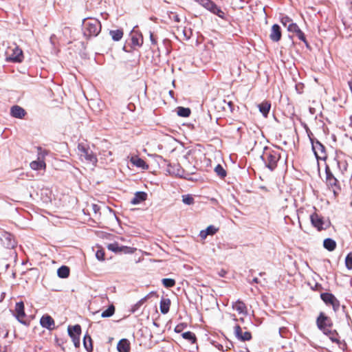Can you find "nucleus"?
Listing matches in <instances>:
<instances>
[{
	"label": "nucleus",
	"instance_id": "obj_1",
	"mask_svg": "<svg viewBox=\"0 0 352 352\" xmlns=\"http://www.w3.org/2000/svg\"><path fill=\"white\" fill-rule=\"evenodd\" d=\"M261 158L265 163V166L273 171L277 167V163L280 158V153L278 151L265 147Z\"/></svg>",
	"mask_w": 352,
	"mask_h": 352
},
{
	"label": "nucleus",
	"instance_id": "obj_2",
	"mask_svg": "<svg viewBox=\"0 0 352 352\" xmlns=\"http://www.w3.org/2000/svg\"><path fill=\"white\" fill-rule=\"evenodd\" d=\"M101 28L100 21L96 19H85L82 23L83 34L87 38L98 36Z\"/></svg>",
	"mask_w": 352,
	"mask_h": 352
},
{
	"label": "nucleus",
	"instance_id": "obj_3",
	"mask_svg": "<svg viewBox=\"0 0 352 352\" xmlns=\"http://www.w3.org/2000/svg\"><path fill=\"white\" fill-rule=\"evenodd\" d=\"M77 148L78 155L82 162H85L94 166L96 165L98 162L97 156L87 144L79 143Z\"/></svg>",
	"mask_w": 352,
	"mask_h": 352
},
{
	"label": "nucleus",
	"instance_id": "obj_4",
	"mask_svg": "<svg viewBox=\"0 0 352 352\" xmlns=\"http://www.w3.org/2000/svg\"><path fill=\"white\" fill-rule=\"evenodd\" d=\"M338 168L340 174L344 177H352V159L341 158L337 156L335 158Z\"/></svg>",
	"mask_w": 352,
	"mask_h": 352
},
{
	"label": "nucleus",
	"instance_id": "obj_5",
	"mask_svg": "<svg viewBox=\"0 0 352 352\" xmlns=\"http://www.w3.org/2000/svg\"><path fill=\"white\" fill-rule=\"evenodd\" d=\"M326 182L332 188L333 194L337 196L341 191V187L338 179L334 176L328 166L325 167Z\"/></svg>",
	"mask_w": 352,
	"mask_h": 352
},
{
	"label": "nucleus",
	"instance_id": "obj_6",
	"mask_svg": "<svg viewBox=\"0 0 352 352\" xmlns=\"http://www.w3.org/2000/svg\"><path fill=\"white\" fill-rule=\"evenodd\" d=\"M38 158L37 160L32 161L30 166L32 169L35 170H45L46 164L44 162V157L47 155V151L43 150L41 147H38Z\"/></svg>",
	"mask_w": 352,
	"mask_h": 352
},
{
	"label": "nucleus",
	"instance_id": "obj_7",
	"mask_svg": "<svg viewBox=\"0 0 352 352\" xmlns=\"http://www.w3.org/2000/svg\"><path fill=\"white\" fill-rule=\"evenodd\" d=\"M310 220L312 226L318 231L326 230L330 227V221H324L323 217L314 212L310 215Z\"/></svg>",
	"mask_w": 352,
	"mask_h": 352
},
{
	"label": "nucleus",
	"instance_id": "obj_8",
	"mask_svg": "<svg viewBox=\"0 0 352 352\" xmlns=\"http://www.w3.org/2000/svg\"><path fill=\"white\" fill-rule=\"evenodd\" d=\"M316 324L318 328L323 332L329 331V328L332 327L333 322L331 319L327 316L323 312H320L316 319Z\"/></svg>",
	"mask_w": 352,
	"mask_h": 352
},
{
	"label": "nucleus",
	"instance_id": "obj_9",
	"mask_svg": "<svg viewBox=\"0 0 352 352\" xmlns=\"http://www.w3.org/2000/svg\"><path fill=\"white\" fill-rule=\"evenodd\" d=\"M312 149L317 159L325 160L327 157L325 151V146L318 140L311 138Z\"/></svg>",
	"mask_w": 352,
	"mask_h": 352
},
{
	"label": "nucleus",
	"instance_id": "obj_10",
	"mask_svg": "<svg viewBox=\"0 0 352 352\" xmlns=\"http://www.w3.org/2000/svg\"><path fill=\"white\" fill-rule=\"evenodd\" d=\"M69 336L71 337L75 347L78 348L80 344V336L81 334V327L79 324L69 326L67 328Z\"/></svg>",
	"mask_w": 352,
	"mask_h": 352
},
{
	"label": "nucleus",
	"instance_id": "obj_11",
	"mask_svg": "<svg viewBox=\"0 0 352 352\" xmlns=\"http://www.w3.org/2000/svg\"><path fill=\"white\" fill-rule=\"evenodd\" d=\"M287 31L289 32L294 33L296 34V36L298 38V39L300 40L301 41H302L306 45L307 47L309 46V44L306 39V36H305V34L300 29V28L298 27V25L296 23L290 24L287 27Z\"/></svg>",
	"mask_w": 352,
	"mask_h": 352
},
{
	"label": "nucleus",
	"instance_id": "obj_12",
	"mask_svg": "<svg viewBox=\"0 0 352 352\" xmlns=\"http://www.w3.org/2000/svg\"><path fill=\"white\" fill-rule=\"evenodd\" d=\"M1 240L8 249H13L16 245V242L14 240V236L9 232H3L1 234Z\"/></svg>",
	"mask_w": 352,
	"mask_h": 352
},
{
	"label": "nucleus",
	"instance_id": "obj_13",
	"mask_svg": "<svg viewBox=\"0 0 352 352\" xmlns=\"http://www.w3.org/2000/svg\"><path fill=\"white\" fill-rule=\"evenodd\" d=\"M12 54L6 58L7 60L13 63L22 62L23 58V51L19 48V47L16 46L14 49L12 50Z\"/></svg>",
	"mask_w": 352,
	"mask_h": 352
},
{
	"label": "nucleus",
	"instance_id": "obj_14",
	"mask_svg": "<svg viewBox=\"0 0 352 352\" xmlns=\"http://www.w3.org/2000/svg\"><path fill=\"white\" fill-rule=\"evenodd\" d=\"M107 248L108 250L116 253L124 252L126 254L133 252L131 248L124 245L120 246L118 243H112L108 244Z\"/></svg>",
	"mask_w": 352,
	"mask_h": 352
},
{
	"label": "nucleus",
	"instance_id": "obj_15",
	"mask_svg": "<svg viewBox=\"0 0 352 352\" xmlns=\"http://www.w3.org/2000/svg\"><path fill=\"white\" fill-rule=\"evenodd\" d=\"M282 32L280 25L274 24L271 28L270 38L274 42H278L281 39Z\"/></svg>",
	"mask_w": 352,
	"mask_h": 352
},
{
	"label": "nucleus",
	"instance_id": "obj_16",
	"mask_svg": "<svg viewBox=\"0 0 352 352\" xmlns=\"http://www.w3.org/2000/svg\"><path fill=\"white\" fill-rule=\"evenodd\" d=\"M41 325L49 330L54 328L55 324L54 319L49 315L43 316L40 320Z\"/></svg>",
	"mask_w": 352,
	"mask_h": 352
},
{
	"label": "nucleus",
	"instance_id": "obj_17",
	"mask_svg": "<svg viewBox=\"0 0 352 352\" xmlns=\"http://www.w3.org/2000/svg\"><path fill=\"white\" fill-rule=\"evenodd\" d=\"M16 318L21 322L23 323V318L25 316L24 303L20 301L16 303L15 305Z\"/></svg>",
	"mask_w": 352,
	"mask_h": 352
},
{
	"label": "nucleus",
	"instance_id": "obj_18",
	"mask_svg": "<svg viewBox=\"0 0 352 352\" xmlns=\"http://www.w3.org/2000/svg\"><path fill=\"white\" fill-rule=\"evenodd\" d=\"M26 114L25 109L20 106L14 105L11 107L10 115L16 118L22 119Z\"/></svg>",
	"mask_w": 352,
	"mask_h": 352
},
{
	"label": "nucleus",
	"instance_id": "obj_19",
	"mask_svg": "<svg viewBox=\"0 0 352 352\" xmlns=\"http://www.w3.org/2000/svg\"><path fill=\"white\" fill-rule=\"evenodd\" d=\"M147 198V194L143 191H138L135 192L134 197L131 200V204L137 205L145 201Z\"/></svg>",
	"mask_w": 352,
	"mask_h": 352
},
{
	"label": "nucleus",
	"instance_id": "obj_20",
	"mask_svg": "<svg viewBox=\"0 0 352 352\" xmlns=\"http://www.w3.org/2000/svg\"><path fill=\"white\" fill-rule=\"evenodd\" d=\"M117 349L119 352H129L130 342L127 339H122L117 345Z\"/></svg>",
	"mask_w": 352,
	"mask_h": 352
},
{
	"label": "nucleus",
	"instance_id": "obj_21",
	"mask_svg": "<svg viewBox=\"0 0 352 352\" xmlns=\"http://www.w3.org/2000/svg\"><path fill=\"white\" fill-rule=\"evenodd\" d=\"M170 300L169 298H162L160 301V311L162 314H166L169 311Z\"/></svg>",
	"mask_w": 352,
	"mask_h": 352
},
{
	"label": "nucleus",
	"instance_id": "obj_22",
	"mask_svg": "<svg viewBox=\"0 0 352 352\" xmlns=\"http://www.w3.org/2000/svg\"><path fill=\"white\" fill-rule=\"evenodd\" d=\"M258 107L263 116L267 117L271 108V104L267 101H264L259 104Z\"/></svg>",
	"mask_w": 352,
	"mask_h": 352
},
{
	"label": "nucleus",
	"instance_id": "obj_23",
	"mask_svg": "<svg viewBox=\"0 0 352 352\" xmlns=\"http://www.w3.org/2000/svg\"><path fill=\"white\" fill-rule=\"evenodd\" d=\"M324 334L329 336L332 342H335L338 344H341L340 340L337 338V336H338V333L336 330L329 329V331H327V332H324Z\"/></svg>",
	"mask_w": 352,
	"mask_h": 352
},
{
	"label": "nucleus",
	"instance_id": "obj_24",
	"mask_svg": "<svg viewBox=\"0 0 352 352\" xmlns=\"http://www.w3.org/2000/svg\"><path fill=\"white\" fill-rule=\"evenodd\" d=\"M323 246L328 251H333L336 248V243L334 240L330 238L325 239L323 241Z\"/></svg>",
	"mask_w": 352,
	"mask_h": 352
},
{
	"label": "nucleus",
	"instance_id": "obj_25",
	"mask_svg": "<svg viewBox=\"0 0 352 352\" xmlns=\"http://www.w3.org/2000/svg\"><path fill=\"white\" fill-rule=\"evenodd\" d=\"M233 308L239 314H247V308L245 303L239 300L235 302L233 305Z\"/></svg>",
	"mask_w": 352,
	"mask_h": 352
},
{
	"label": "nucleus",
	"instance_id": "obj_26",
	"mask_svg": "<svg viewBox=\"0 0 352 352\" xmlns=\"http://www.w3.org/2000/svg\"><path fill=\"white\" fill-rule=\"evenodd\" d=\"M57 274L60 278H66L69 276V268L66 265L60 267L57 270Z\"/></svg>",
	"mask_w": 352,
	"mask_h": 352
},
{
	"label": "nucleus",
	"instance_id": "obj_27",
	"mask_svg": "<svg viewBox=\"0 0 352 352\" xmlns=\"http://www.w3.org/2000/svg\"><path fill=\"white\" fill-rule=\"evenodd\" d=\"M210 12L214 14L217 15L219 17L224 19L226 18L225 12L218 7L214 3H213Z\"/></svg>",
	"mask_w": 352,
	"mask_h": 352
},
{
	"label": "nucleus",
	"instance_id": "obj_28",
	"mask_svg": "<svg viewBox=\"0 0 352 352\" xmlns=\"http://www.w3.org/2000/svg\"><path fill=\"white\" fill-rule=\"evenodd\" d=\"M83 345L87 351H91L93 350L92 340L89 335H85L83 338Z\"/></svg>",
	"mask_w": 352,
	"mask_h": 352
},
{
	"label": "nucleus",
	"instance_id": "obj_29",
	"mask_svg": "<svg viewBox=\"0 0 352 352\" xmlns=\"http://www.w3.org/2000/svg\"><path fill=\"white\" fill-rule=\"evenodd\" d=\"M321 299L324 302V303L327 305H330L332 301L336 298L335 296L331 293H322L320 294Z\"/></svg>",
	"mask_w": 352,
	"mask_h": 352
},
{
	"label": "nucleus",
	"instance_id": "obj_30",
	"mask_svg": "<svg viewBox=\"0 0 352 352\" xmlns=\"http://www.w3.org/2000/svg\"><path fill=\"white\" fill-rule=\"evenodd\" d=\"M184 339L188 340L191 344H194L197 342V338L195 334L191 331H186L182 334Z\"/></svg>",
	"mask_w": 352,
	"mask_h": 352
},
{
	"label": "nucleus",
	"instance_id": "obj_31",
	"mask_svg": "<svg viewBox=\"0 0 352 352\" xmlns=\"http://www.w3.org/2000/svg\"><path fill=\"white\" fill-rule=\"evenodd\" d=\"M177 115L180 117L187 118L190 116L191 111L188 107H179L177 111Z\"/></svg>",
	"mask_w": 352,
	"mask_h": 352
},
{
	"label": "nucleus",
	"instance_id": "obj_32",
	"mask_svg": "<svg viewBox=\"0 0 352 352\" xmlns=\"http://www.w3.org/2000/svg\"><path fill=\"white\" fill-rule=\"evenodd\" d=\"M109 34L115 41H119L123 36V31L122 30H111Z\"/></svg>",
	"mask_w": 352,
	"mask_h": 352
},
{
	"label": "nucleus",
	"instance_id": "obj_33",
	"mask_svg": "<svg viewBox=\"0 0 352 352\" xmlns=\"http://www.w3.org/2000/svg\"><path fill=\"white\" fill-rule=\"evenodd\" d=\"M115 313V307L113 305H111L108 307V308L102 311L101 316L102 318H109L112 316Z\"/></svg>",
	"mask_w": 352,
	"mask_h": 352
},
{
	"label": "nucleus",
	"instance_id": "obj_34",
	"mask_svg": "<svg viewBox=\"0 0 352 352\" xmlns=\"http://www.w3.org/2000/svg\"><path fill=\"white\" fill-rule=\"evenodd\" d=\"M148 296H146L145 297L140 299L138 302H136L131 309L132 313L136 312L142 306V305L146 301Z\"/></svg>",
	"mask_w": 352,
	"mask_h": 352
},
{
	"label": "nucleus",
	"instance_id": "obj_35",
	"mask_svg": "<svg viewBox=\"0 0 352 352\" xmlns=\"http://www.w3.org/2000/svg\"><path fill=\"white\" fill-rule=\"evenodd\" d=\"M214 172L221 178H224L226 176V171L221 164H217L214 168Z\"/></svg>",
	"mask_w": 352,
	"mask_h": 352
},
{
	"label": "nucleus",
	"instance_id": "obj_36",
	"mask_svg": "<svg viewBox=\"0 0 352 352\" xmlns=\"http://www.w3.org/2000/svg\"><path fill=\"white\" fill-rule=\"evenodd\" d=\"M131 43L134 46H142L143 43V38L142 35H140L139 36H133L131 38Z\"/></svg>",
	"mask_w": 352,
	"mask_h": 352
},
{
	"label": "nucleus",
	"instance_id": "obj_37",
	"mask_svg": "<svg viewBox=\"0 0 352 352\" xmlns=\"http://www.w3.org/2000/svg\"><path fill=\"white\" fill-rule=\"evenodd\" d=\"M162 284L166 288H170L175 285V280L173 278H163Z\"/></svg>",
	"mask_w": 352,
	"mask_h": 352
},
{
	"label": "nucleus",
	"instance_id": "obj_38",
	"mask_svg": "<svg viewBox=\"0 0 352 352\" xmlns=\"http://www.w3.org/2000/svg\"><path fill=\"white\" fill-rule=\"evenodd\" d=\"M280 23H282V25L286 28L287 29V27L290 25V24H295V23H293L292 19H290L289 16H282L281 19H280Z\"/></svg>",
	"mask_w": 352,
	"mask_h": 352
},
{
	"label": "nucleus",
	"instance_id": "obj_39",
	"mask_svg": "<svg viewBox=\"0 0 352 352\" xmlns=\"http://www.w3.org/2000/svg\"><path fill=\"white\" fill-rule=\"evenodd\" d=\"M345 265L346 267L348 270H352V253H349L347 254L345 258Z\"/></svg>",
	"mask_w": 352,
	"mask_h": 352
},
{
	"label": "nucleus",
	"instance_id": "obj_40",
	"mask_svg": "<svg viewBox=\"0 0 352 352\" xmlns=\"http://www.w3.org/2000/svg\"><path fill=\"white\" fill-rule=\"evenodd\" d=\"M205 230L206 231V234H208V235H214L219 230V228L212 225H210L208 226Z\"/></svg>",
	"mask_w": 352,
	"mask_h": 352
},
{
	"label": "nucleus",
	"instance_id": "obj_41",
	"mask_svg": "<svg viewBox=\"0 0 352 352\" xmlns=\"http://www.w3.org/2000/svg\"><path fill=\"white\" fill-rule=\"evenodd\" d=\"M223 103L225 104V106H223V108L225 111L228 109L230 112L233 111L234 103L232 101L227 102L226 100H224Z\"/></svg>",
	"mask_w": 352,
	"mask_h": 352
},
{
	"label": "nucleus",
	"instance_id": "obj_42",
	"mask_svg": "<svg viewBox=\"0 0 352 352\" xmlns=\"http://www.w3.org/2000/svg\"><path fill=\"white\" fill-rule=\"evenodd\" d=\"M182 201L187 205H191L194 203V199L189 195H184L182 197Z\"/></svg>",
	"mask_w": 352,
	"mask_h": 352
},
{
	"label": "nucleus",
	"instance_id": "obj_43",
	"mask_svg": "<svg viewBox=\"0 0 352 352\" xmlns=\"http://www.w3.org/2000/svg\"><path fill=\"white\" fill-rule=\"evenodd\" d=\"M234 334L236 338L240 340L241 337L243 335L242 329L239 324H236L234 327Z\"/></svg>",
	"mask_w": 352,
	"mask_h": 352
},
{
	"label": "nucleus",
	"instance_id": "obj_44",
	"mask_svg": "<svg viewBox=\"0 0 352 352\" xmlns=\"http://www.w3.org/2000/svg\"><path fill=\"white\" fill-rule=\"evenodd\" d=\"M330 305L332 306L333 309L334 310L335 312H336L340 309V301L336 298H335L332 302L330 304Z\"/></svg>",
	"mask_w": 352,
	"mask_h": 352
},
{
	"label": "nucleus",
	"instance_id": "obj_45",
	"mask_svg": "<svg viewBox=\"0 0 352 352\" xmlns=\"http://www.w3.org/2000/svg\"><path fill=\"white\" fill-rule=\"evenodd\" d=\"M133 163L140 168H144L146 165V162L141 158H137L135 160L133 161Z\"/></svg>",
	"mask_w": 352,
	"mask_h": 352
},
{
	"label": "nucleus",
	"instance_id": "obj_46",
	"mask_svg": "<svg viewBox=\"0 0 352 352\" xmlns=\"http://www.w3.org/2000/svg\"><path fill=\"white\" fill-rule=\"evenodd\" d=\"M252 339V334L250 331H245L243 333L242 336L241 337V341H249Z\"/></svg>",
	"mask_w": 352,
	"mask_h": 352
},
{
	"label": "nucleus",
	"instance_id": "obj_47",
	"mask_svg": "<svg viewBox=\"0 0 352 352\" xmlns=\"http://www.w3.org/2000/svg\"><path fill=\"white\" fill-rule=\"evenodd\" d=\"M96 256L99 261L104 260V252L103 250H98L96 252Z\"/></svg>",
	"mask_w": 352,
	"mask_h": 352
},
{
	"label": "nucleus",
	"instance_id": "obj_48",
	"mask_svg": "<svg viewBox=\"0 0 352 352\" xmlns=\"http://www.w3.org/2000/svg\"><path fill=\"white\" fill-rule=\"evenodd\" d=\"M214 2L211 0H206L204 3L201 4V6L210 11V8H212Z\"/></svg>",
	"mask_w": 352,
	"mask_h": 352
},
{
	"label": "nucleus",
	"instance_id": "obj_49",
	"mask_svg": "<svg viewBox=\"0 0 352 352\" xmlns=\"http://www.w3.org/2000/svg\"><path fill=\"white\" fill-rule=\"evenodd\" d=\"M186 325H185V324H183V323H181V324H177V325L175 327V332H176V333H181V332L183 331V329H184V327H186Z\"/></svg>",
	"mask_w": 352,
	"mask_h": 352
},
{
	"label": "nucleus",
	"instance_id": "obj_50",
	"mask_svg": "<svg viewBox=\"0 0 352 352\" xmlns=\"http://www.w3.org/2000/svg\"><path fill=\"white\" fill-rule=\"evenodd\" d=\"M171 14H173V17L170 16V19H173L177 23H179L180 21V19L177 14H174L173 12H171Z\"/></svg>",
	"mask_w": 352,
	"mask_h": 352
},
{
	"label": "nucleus",
	"instance_id": "obj_51",
	"mask_svg": "<svg viewBox=\"0 0 352 352\" xmlns=\"http://www.w3.org/2000/svg\"><path fill=\"white\" fill-rule=\"evenodd\" d=\"M208 236V234H206V230H201L199 233V236L202 239H205Z\"/></svg>",
	"mask_w": 352,
	"mask_h": 352
},
{
	"label": "nucleus",
	"instance_id": "obj_52",
	"mask_svg": "<svg viewBox=\"0 0 352 352\" xmlns=\"http://www.w3.org/2000/svg\"><path fill=\"white\" fill-rule=\"evenodd\" d=\"M150 40H151L152 44H153V45H156L157 44V41L154 38V35H153V34L152 32H150Z\"/></svg>",
	"mask_w": 352,
	"mask_h": 352
},
{
	"label": "nucleus",
	"instance_id": "obj_53",
	"mask_svg": "<svg viewBox=\"0 0 352 352\" xmlns=\"http://www.w3.org/2000/svg\"><path fill=\"white\" fill-rule=\"evenodd\" d=\"M92 208H93L94 212L96 214H97L99 212V210H100V206L96 205V204H93L92 205Z\"/></svg>",
	"mask_w": 352,
	"mask_h": 352
},
{
	"label": "nucleus",
	"instance_id": "obj_54",
	"mask_svg": "<svg viewBox=\"0 0 352 352\" xmlns=\"http://www.w3.org/2000/svg\"><path fill=\"white\" fill-rule=\"evenodd\" d=\"M226 274H227V272L223 269H221L219 272H218V274L221 277H224Z\"/></svg>",
	"mask_w": 352,
	"mask_h": 352
},
{
	"label": "nucleus",
	"instance_id": "obj_55",
	"mask_svg": "<svg viewBox=\"0 0 352 352\" xmlns=\"http://www.w3.org/2000/svg\"><path fill=\"white\" fill-rule=\"evenodd\" d=\"M340 348H341L343 351H344L347 346L346 342L344 340L342 342H341V344H338Z\"/></svg>",
	"mask_w": 352,
	"mask_h": 352
},
{
	"label": "nucleus",
	"instance_id": "obj_56",
	"mask_svg": "<svg viewBox=\"0 0 352 352\" xmlns=\"http://www.w3.org/2000/svg\"><path fill=\"white\" fill-rule=\"evenodd\" d=\"M306 131L308 134V136L309 138V140H311V138H313L311 136L313 135L312 133L310 131L308 127H306Z\"/></svg>",
	"mask_w": 352,
	"mask_h": 352
},
{
	"label": "nucleus",
	"instance_id": "obj_57",
	"mask_svg": "<svg viewBox=\"0 0 352 352\" xmlns=\"http://www.w3.org/2000/svg\"><path fill=\"white\" fill-rule=\"evenodd\" d=\"M258 283V278H256V277L254 278L250 283Z\"/></svg>",
	"mask_w": 352,
	"mask_h": 352
},
{
	"label": "nucleus",
	"instance_id": "obj_58",
	"mask_svg": "<svg viewBox=\"0 0 352 352\" xmlns=\"http://www.w3.org/2000/svg\"><path fill=\"white\" fill-rule=\"evenodd\" d=\"M195 1H197V3H199L200 5H201L202 3H204L206 0H195Z\"/></svg>",
	"mask_w": 352,
	"mask_h": 352
},
{
	"label": "nucleus",
	"instance_id": "obj_59",
	"mask_svg": "<svg viewBox=\"0 0 352 352\" xmlns=\"http://www.w3.org/2000/svg\"><path fill=\"white\" fill-rule=\"evenodd\" d=\"M107 210H109V211L110 212L113 213V214L115 215L114 211H113L111 208H109V207H107Z\"/></svg>",
	"mask_w": 352,
	"mask_h": 352
},
{
	"label": "nucleus",
	"instance_id": "obj_60",
	"mask_svg": "<svg viewBox=\"0 0 352 352\" xmlns=\"http://www.w3.org/2000/svg\"><path fill=\"white\" fill-rule=\"evenodd\" d=\"M349 119H350L349 126H350L351 127H352V115L350 116V118H349Z\"/></svg>",
	"mask_w": 352,
	"mask_h": 352
},
{
	"label": "nucleus",
	"instance_id": "obj_61",
	"mask_svg": "<svg viewBox=\"0 0 352 352\" xmlns=\"http://www.w3.org/2000/svg\"><path fill=\"white\" fill-rule=\"evenodd\" d=\"M184 36H186V38L188 39L190 37L186 36V33L185 31H184Z\"/></svg>",
	"mask_w": 352,
	"mask_h": 352
},
{
	"label": "nucleus",
	"instance_id": "obj_62",
	"mask_svg": "<svg viewBox=\"0 0 352 352\" xmlns=\"http://www.w3.org/2000/svg\"><path fill=\"white\" fill-rule=\"evenodd\" d=\"M222 348H223V346L220 344L219 346V349H221Z\"/></svg>",
	"mask_w": 352,
	"mask_h": 352
},
{
	"label": "nucleus",
	"instance_id": "obj_63",
	"mask_svg": "<svg viewBox=\"0 0 352 352\" xmlns=\"http://www.w3.org/2000/svg\"><path fill=\"white\" fill-rule=\"evenodd\" d=\"M265 274L264 272H261V273L259 274V275H260V276H262V275H263V274Z\"/></svg>",
	"mask_w": 352,
	"mask_h": 352
},
{
	"label": "nucleus",
	"instance_id": "obj_64",
	"mask_svg": "<svg viewBox=\"0 0 352 352\" xmlns=\"http://www.w3.org/2000/svg\"><path fill=\"white\" fill-rule=\"evenodd\" d=\"M178 175L180 176V177H182V175H181L179 173H177Z\"/></svg>",
	"mask_w": 352,
	"mask_h": 352
}]
</instances>
